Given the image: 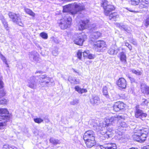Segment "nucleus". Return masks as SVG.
I'll return each instance as SVG.
<instances>
[{
    "label": "nucleus",
    "instance_id": "40",
    "mask_svg": "<svg viewBox=\"0 0 149 149\" xmlns=\"http://www.w3.org/2000/svg\"><path fill=\"white\" fill-rule=\"evenodd\" d=\"M77 55L78 58L81 60V59L82 56V52L80 50H79L77 53Z\"/></svg>",
    "mask_w": 149,
    "mask_h": 149
},
{
    "label": "nucleus",
    "instance_id": "59",
    "mask_svg": "<svg viewBox=\"0 0 149 149\" xmlns=\"http://www.w3.org/2000/svg\"><path fill=\"white\" fill-rule=\"evenodd\" d=\"M40 72H41V71H37L36 72V73H38V72L40 73Z\"/></svg>",
    "mask_w": 149,
    "mask_h": 149
},
{
    "label": "nucleus",
    "instance_id": "47",
    "mask_svg": "<svg viewBox=\"0 0 149 149\" xmlns=\"http://www.w3.org/2000/svg\"><path fill=\"white\" fill-rule=\"evenodd\" d=\"M95 56L93 54H91L89 53L88 58L89 59H93L94 58Z\"/></svg>",
    "mask_w": 149,
    "mask_h": 149
},
{
    "label": "nucleus",
    "instance_id": "44",
    "mask_svg": "<svg viewBox=\"0 0 149 149\" xmlns=\"http://www.w3.org/2000/svg\"><path fill=\"white\" fill-rule=\"evenodd\" d=\"M89 53L90 52L89 50H86L84 51L83 53L84 57H88Z\"/></svg>",
    "mask_w": 149,
    "mask_h": 149
},
{
    "label": "nucleus",
    "instance_id": "31",
    "mask_svg": "<svg viewBox=\"0 0 149 149\" xmlns=\"http://www.w3.org/2000/svg\"><path fill=\"white\" fill-rule=\"evenodd\" d=\"M3 149H17L16 147L11 145L6 144L4 145Z\"/></svg>",
    "mask_w": 149,
    "mask_h": 149
},
{
    "label": "nucleus",
    "instance_id": "61",
    "mask_svg": "<svg viewBox=\"0 0 149 149\" xmlns=\"http://www.w3.org/2000/svg\"><path fill=\"white\" fill-rule=\"evenodd\" d=\"M129 11H131V12H133L132 11H131V10H129Z\"/></svg>",
    "mask_w": 149,
    "mask_h": 149
},
{
    "label": "nucleus",
    "instance_id": "7",
    "mask_svg": "<svg viewBox=\"0 0 149 149\" xmlns=\"http://www.w3.org/2000/svg\"><path fill=\"white\" fill-rule=\"evenodd\" d=\"M95 49L98 52H103L106 48V45L104 41L98 40L95 42L93 45Z\"/></svg>",
    "mask_w": 149,
    "mask_h": 149
},
{
    "label": "nucleus",
    "instance_id": "50",
    "mask_svg": "<svg viewBox=\"0 0 149 149\" xmlns=\"http://www.w3.org/2000/svg\"><path fill=\"white\" fill-rule=\"evenodd\" d=\"M3 82L2 81V77L0 76V88H2L3 87Z\"/></svg>",
    "mask_w": 149,
    "mask_h": 149
},
{
    "label": "nucleus",
    "instance_id": "27",
    "mask_svg": "<svg viewBox=\"0 0 149 149\" xmlns=\"http://www.w3.org/2000/svg\"><path fill=\"white\" fill-rule=\"evenodd\" d=\"M115 132L116 133V136L119 139H121L123 137V130H121L119 129H116V130Z\"/></svg>",
    "mask_w": 149,
    "mask_h": 149
},
{
    "label": "nucleus",
    "instance_id": "28",
    "mask_svg": "<svg viewBox=\"0 0 149 149\" xmlns=\"http://www.w3.org/2000/svg\"><path fill=\"white\" fill-rule=\"evenodd\" d=\"M119 17V16L116 13H113L109 15V18L110 19L116 21Z\"/></svg>",
    "mask_w": 149,
    "mask_h": 149
},
{
    "label": "nucleus",
    "instance_id": "4",
    "mask_svg": "<svg viewBox=\"0 0 149 149\" xmlns=\"http://www.w3.org/2000/svg\"><path fill=\"white\" fill-rule=\"evenodd\" d=\"M102 2V6L104 9L105 14L107 16L111 12L115 10V7L107 0H103Z\"/></svg>",
    "mask_w": 149,
    "mask_h": 149
},
{
    "label": "nucleus",
    "instance_id": "30",
    "mask_svg": "<svg viewBox=\"0 0 149 149\" xmlns=\"http://www.w3.org/2000/svg\"><path fill=\"white\" fill-rule=\"evenodd\" d=\"M68 80L71 83L74 84H77L79 83V79H76L72 77H69Z\"/></svg>",
    "mask_w": 149,
    "mask_h": 149
},
{
    "label": "nucleus",
    "instance_id": "55",
    "mask_svg": "<svg viewBox=\"0 0 149 149\" xmlns=\"http://www.w3.org/2000/svg\"><path fill=\"white\" fill-rule=\"evenodd\" d=\"M142 149H149V145L144 146Z\"/></svg>",
    "mask_w": 149,
    "mask_h": 149
},
{
    "label": "nucleus",
    "instance_id": "42",
    "mask_svg": "<svg viewBox=\"0 0 149 149\" xmlns=\"http://www.w3.org/2000/svg\"><path fill=\"white\" fill-rule=\"evenodd\" d=\"M40 35L42 38L47 39V33L44 32H42L40 33Z\"/></svg>",
    "mask_w": 149,
    "mask_h": 149
},
{
    "label": "nucleus",
    "instance_id": "14",
    "mask_svg": "<svg viewBox=\"0 0 149 149\" xmlns=\"http://www.w3.org/2000/svg\"><path fill=\"white\" fill-rule=\"evenodd\" d=\"M147 116V114L143 113L142 110L137 108L136 109L135 116L136 118H140L143 120V118L146 117Z\"/></svg>",
    "mask_w": 149,
    "mask_h": 149
},
{
    "label": "nucleus",
    "instance_id": "8",
    "mask_svg": "<svg viewBox=\"0 0 149 149\" xmlns=\"http://www.w3.org/2000/svg\"><path fill=\"white\" fill-rule=\"evenodd\" d=\"M86 36L84 34L79 33L74 36L73 40L75 44L79 45H82Z\"/></svg>",
    "mask_w": 149,
    "mask_h": 149
},
{
    "label": "nucleus",
    "instance_id": "11",
    "mask_svg": "<svg viewBox=\"0 0 149 149\" xmlns=\"http://www.w3.org/2000/svg\"><path fill=\"white\" fill-rule=\"evenodd\" d=\"M126 105L121 102H117L115 103L113 106L114 110L118 111L120 110L123 109L125 107Z\"/></svg>",
    "mask_w": 149,
    "mask_h": 149
},
{
    "label": "nucleus",
    "instance_id": "9",
    "mask_svg": "<svg viewBox=\"0 0 149 149\" xmlns=\"http://www.w3.org/2000/svg\"><path fill=\"white\" fill-rule=\"evenodd\" d=\"M95 133L92 130H90L86 131L84 133L83 139L84 140H87L89 139H95Z\"/></svg>",
    "mask_w": 149,
    "mask_h": 149
},
{
    "label": "nucleus",
    "instance_id": "57",
    "mask_svg": "<svg viewBox=\"0 0 149 149\" xmlns=\"http://www.w3.org/2000/svg\"><path fill=\"white\" fill-rule=\"evenodd\" d=\"M125 45L127 47L130 45V44H129V43L127 42L125 43Z\"/></svg>",
    "mask_w": 149,
    "mask_h": 149
},
{
    "label": "nucleus",
    "instance_id": "18",
    "mask_svg": "<svg viewBox=\"0 0 149 149\" xmlns=\"http://www.w3.org/2000/svg\"><path fill=\"white\" fill-rule=\"evenodd\" d=\"M116 26L121 29L125 30L128 33H129L130 31V27L122 23H117Z\"/></svg>",
    "mask_w": 149,
    "mask_h": 149
},
{
    "label": "nucleus",
    "instance_id": "19",
    "mask_svg": "<svg viewBox=\"0 0 149 149\" xmlns=\"http://www.w3.org/2000/svg\"><path fill=\"white\" fill-rule=\"evenodd\" d=\"M87 147L88 148H91L95 144V139H89V140H84Z\"/></svg>",
    "mask_w": 149,
    "mask_h": 149
},
{
    "label": "nucleus",
    "instance_id": "34",
    "mask_svg": "<svg viewBox=\"0 0 149 149\" xmlns=\"http://www.w3.org/2000/svg\"><path fill=\"white\" fill-rule=\"evenodd\" d=\"M131 71L137 75H141L142 73V70H136L134 69H132Z\"/></svg>",
    "mask_w": 149,
    "mask_h": 149
},
{
    "label": "nucleus",
    "instance_id": "56",
    "mask_svg": "<svg viewBox=\"0 0 149 149\" xmlns=\"http://www.w3.org/2000/svg\"><path fill=\"white\" fill-rule=\"evenodd\" d=\"M130 50H131L132 49V47L131 45H130L127 47Z\"/></svg>",
    "mask_w": 149,
    "mask_h": 149
},
{
    "label": "nucleus",
    "instance_id": "39",
    "mask_svg": "<svg viewBox=\"0 0 149 149\" xmlns=\"http://www.w3.org/2000/svg\"><path fill=\"white\" fill-rule=\"evenodd\" d=\"M79 102V100L77 99H75L70 102V104L73 105H77Z\"/></svg>",
    "mask_w": 149,
    "mask_h": 149
},
{
    "label": "nucleus",
    "instance_id": "24",
    "mask_svg": "<svg viewBox=\"0 0 149 149\" xmlns=\"http://www.w3.org/2000/svg\"><path fill=\"white\" fill-rule=\"evenodd\" d=\"M123 118V116L116 115L115 116L111 117L109 119V123H112L113 121L116 120L118 121V120Z\"/></svg>",
    "mask_w": 149,
    "mask_h": 149
},
{
    "label": "nucleus",
    "instance_id": "32",
    "mask_svg": "<svg viewBox=\"0 0 149 149\" xmlns=\"http://www.w3.org/2000/svg\"><path fill=\"white\" fill-rule=\"evenodd\" d=\"M50 143H52L54 145H57L60 143L58 139H54L53 138H51L49 139Z\"/></svg>",
    "mask_w": 149,
    "mask_h": 149
},
{
    "label": "nucleus",
    "instance_id": "26",
    "mask_svg": "<svg viewBox=\"0 0 149 149\" xmlns=\"http://www.w3.org/2000/svg\"><path fill=\"white\" fill-rule=\"evenodd\" d=\"M128 125L127 123L125 122L119 123L118 124V129L121 130H124V128L127 127L128 126Z\"/></svg>",
    "mask_w": 149,
    "mask_h": 149
},
{
    "label": "nucleus",
    "instance_id": "48",
    "mask_svg": "<svg viewBox=\"0 0 149 149\" xmlns=\"http://www.w3.org/2000/svg\"><path fill=\"white\" fill-rule=\"evenodd\" d=\"M145 26L147 27L149 25V17H148L145 21Z\"/></svg>",
    "mask_w": 149,
    "mask_h": 149
},
{
    "label": "nucleus",
    "instance_id": "46",
    "mask_svg": "<svg viewBox=\"0 0 149 149\" xmlns=\"http://www.w3.org/2000/svg\"><path fill=\"white\" fill-rule=\"evenodd\" d=\"M143 100H144V101L142 103V104L143 105H146L147 106L148 104L149 103V102L148 100L145 99H143Z\"/></svg>",
    "mask_w": 149,
    "mask_h": 149
},
{
    "label": "nucleus",
    "instance_id": "25",
    "mask_svg": "<svg viewBox=\"0 0 149 149\" xmlns=\"http://www.w3.org/2000/svg\"><path fill=\"white\" fill-rule=\"evenodd\" d=\"M142 3L139 5L140 8H147L149 6V0H142Z\"/></svg>",
    "mask_w": 149,
    "mask_h": 149
},
{
    "label": "nucleus",
    "instance_id": "2",
    "mask_svg": "<svg viewBox=\"0 0 149 149\" xmlns=\"http://www.w3.org/2000/svg\"><path fill=\"white\" fill-rule=\"evenodd\" d=\"M148 131L149 129L148 127H140L138 132H135L132 135L133 138L134 140L138 142L144 141L146 140Z\"/></svg>",
    "mask_w": 149,
    "mask_h": 149
},
{
    "label": "nucleus",
    "instance_id": "43",
    "mask_svg": "<svg viewBox=\"0 0 149 149\" xmlns=\"http://www.w3.org/2000/svg\"><path fill=\"white\" fill-rule=\"evenodd\" d=\"M2 23L3 24V25L5 29L6 30H8L9 29V28L8 27V24L6 21V20H5V21L2 22Z\"/></svg>",
    "mask_w": 149,
    "mask_h": 149
},
{
    "label": "nucleus",
    "instance_id": "13",
    "mask_svg": "<svg viewBox=\"0 0 149 149\" xmlns=\"http://www.w3.org/2000/svg\"><path fill=\"white\" fill-rule=\"evenodd\" d=\"M29 56L30 59L32 61L37 62L39 61V54L37 52L33 51L30 52Z\"/></svg>",
    "mask_w": 149,
    "mask_h": 149
},
{
    "label": "nucleus",
    "instance_id": "53",
    "mask_svg": "<svg viewBox=\"0 0 149 149\" xmlns=\"http://www.w3.org/2000/svg\"><path fill=\"white\" fill-rule=\"evenodd\" d=\"M129 78L130 79V81H131L132 83L134 82L135 79L134 78L131 77H129Z\"/></svg>",
    "mask_w": 149,
    "mask_h": 149
},
{
    "label": "nucleus",
    "instance_id": "29",
    "mask_svg": "<svg viewBox=\"0 0 149 149\" xmlns=\"http://www.w3.org/2000/svg\"><path fill=\"white\" fill-rule=\"evenodd\" d=\"M75 90L79 93L82 94L87 92V90L86 89L81 88L79 86H76L74 87Z\"/></svg>",
    "mask_w": 149,
    "mask_h": 149
},
{
    "label": "nucleus",
    "instance_id": "38",
    "mask_svg": "<svg viewBox=\"0 0 149 149\" xmlns=\"http://www.w3.org/2000/svg\"><path fill=\"white\" fill-rule=\"evenodd\" d=\"M109 137V136L107 134H105L104 135H102L100 136V139L102 140H105L106 138L108 139Z\"/></svg>",
    "mask_w": 149,
    "mask_h": 149
},
{
    "label": "nucleus",
    "instance_id": "51",
    "mask_svg": "<svg viewBox=\"0 0 149 149\" xmlns=\"http://www.w3.org/2000/svg\"><path fill=\"white\" fill-rule=\"evenodd\" d=\"M52 54L54 56H56L58 55V52L57 50H55L52 51Z\"/></svg>",
    "mask_w": 149,
    "mask_h": 149
},
{
    "label": "nucleus",
    "instance_id": "16",
    "mask_svg": "<svg viewBox=\"0 0 149 149\" xmlns=\"http://www.w3.org/2000/svg\"><path fill=\"white\" fill-rule=\"evenodd\" d=\"M100 148L101 149H116L117 147L115 144L111 143L100 146Z\"/></svg>",
    "mask_w": 149,
    "mask_h": 149
},
{
    "label": "nucleus",
    "instance_id": "58",
    "mask_svg": "<svg viewBox=\"0 0 149 149\" xmlns=\"http://www.w3.org/2000/svg\"><path fill=\"white\" fill-rule=\"evenodd\" d=\"M73 71H74V72H76V73H78V72H77V71H76L74 69H73Z\"/></svg>",
    "mask_w": 149,
    "mask_h": 149
},
{
    "label": "nucleus",
    "instance_id": "52",
    "mask_svg": "<svg viewBox=\"0 0 149 149\" xmlns=\"http://www.w3.org/2000/svg\"><path fill=\"white\" fill-rule=\"evenodd\" d=\"M0 19L1 20L2 22L6 20L4 19V17L2 15H0Z\"/></svg>",
    "mask_w": 149,
    "mask_h": 149
},
{
    "label": "nucleus",
    "instance_id": "17",
    "mask_svg": "<svg viewBox=\"0 0 149 149\" xmlns=\"http://www.w3.org/2000/svg\"><path fill=\"white\" fill-rule=\"evenodd\" d=\"M119 49L118 48L116 45L112 46L111 47L108 51V53L111 55L116 54L119 51Z\"/></svg>",
    "mask_w": 149,
    "mask_h": 149
},
{
    "label": "nucleus",
    "instance_id": "20",
    "mask_svg": "<svg viewBox=\"0 0 149 149\" xmlns=\"http://www.w3.org/2000/svg\"><path fill=\"white\" fill-rule=\"evenodd\" d=\"M101 35V33L98 31L93 33L90 36L91 40L92 41H94L95 40L100 37Z\"/></svg>",
    "mask_w": 149,
    "mask_h": 149
},
{
    "label": "nucleus",
    "instance_id": "22",
    "mask_svg": "<svg viewBox=\"0 0 149 149\" xmlns=\"http://www.w3.org/2000/svg\"><path fill=\"white\" fill-rule=\"evenodd\" d=\"M141 91L144 94H149V87L145 84H142L141 87Z\"/></svg>",
    "mask_w": 149,
    "mask_h": 149
},
{
    "label": "nucleus",
    "instance_id": "33",
    "mask_svg": "<svg viewBox=\"0 0 149 149\" xmlns=\"http://www.w3.org/2000/svg\"><path fill=\"white\" fill-rule=\"evenodd\" d=\"M102 92L103 95H105L106 97H109L108 93V88L106 86H104L102 89Z\"/></svg>",
    "mask_w": 149,
    "mask_h": 149
},
{
    "label": "nucleus",
    "instance_id": "49",
    "mask_svg": "<svg viewBox=\"0 0 149 149\" xmlns=\"http://www.w3.org/2000/svg\"><path fill=\"white\" fill-rule=\"evenodd\" d=\"M7 102L6 100L4 99L0 100V105L4 104L6 103Z\"/></svg>",
    "mask_w": 149,
    "mask_h": 149
},
{
    "label": "nucleus",
    "instance_id": "15",
    "mask_svg": "<svg viewBox=\"0 0 149 149\" xmlns=\"http://www.w3.org/2000/svg\"><path fill=\"white\" fill-rule=\"evenodd\" d=\"M117 84L118 87L122 88H125L127 85L126 81L123 78H120L117 82Z\"/></svg>",
    "mask_w": 149,
    "mask_h": 149
},
{
    "label": "nucleus",
    "instance_id": "1",
    "mask_svg": "<svg viewBox=\"0 0 149 149\" xmlns=\"http://www.w3.org/2000/svg\"><path fill=\"white\" fill-rule=\"evenodd\" d=\"M85 6L82 4L75 2L63 7L62 18L58 22L61 29H65L70 26L72 19L69 15H74L79 11L84 10Z\"/></svg>",
    "mask_w": 149,
    "mask_h": 149
},
{
    "label": "nucleus",
    "instance_id": "60",
    "mask_svg": "<svg viewBox=\"0 0 149 149\" xmlns=\"http://www.w3.org/2000/svg\"><path fill=\"white\" fill-rule=\"evenodd\" d=\"M134 45H135V44H136V43L135 42V43H134Z\"/></svg>",
    "mask_w": 149,
    "mask_h": 149
},
{
    "label": "nucleus",
    "instance_id": "36",
    "mask_svg": "<svg viewBox=\"0 0 149 149\" xmlns=\"http://www.w3.org/2000/svg\"><path fill=\"white\" fill-rule=\"evenodd\" d=\"M0 58L1 60L3 61V62L5 63L6 65V66L8 67V65L7 63L6 58L1 53V52H0Z\"/></svg>",
    "mask_w": 149,
    "mask_h": 149
},
{
    "label": "nucleus",
    "instance_id": "5",
    "mask_svg": "<svg viewBox=\"0 0 149 149\" xmlns=\"http://www.w3.org/2000/svg\"><path fill=\"white\" fill-rule=\"evenodd\" d=\"M39 81L40 85L43 87H46L49 86V82H53V79L50 78L46 75H41L39 78Z\"/></svg>",
    "mask_w": 149,
    "mask_h": 149
},
{
    "label": "nucleus",
    "instance_id": "45",
    "mask_svg": "<svg viewBox=\"0 0 149 149\" xmlns=\"http://www.w3.org/2000/svg\"><path fill=\"white\" fill-rule=\"evenodd\" d=\"M5 92L3 90H0V98L5 96Z\"/></svg>",
    "mask_w": 149,
    "mask_h": 149
},
{
    "label": "nucleus",
    "instance_id": "23",
    "mask_svg": "<svg viewBox=\"0 0 149 149\" xmlns=\"http://www.w3.org/2000/svg\"><path fill=\"white\" fill-rule=\"evenodd\" d=\"M120 58L121 61L124 64L127 63L126 56L124 52H122L119 54Z\"/></svg>",
    "mask_w": 149,
    "mask_h": 149
},
{
    "label": "nucleus",
    "instance_id": "21",
    "mask_svg": "<svg viewBox=\"0 0 149 149\" xmlns=\"http://www.w3.org/2000/svg\"><path fill=\"white\" fill-rule=\"evenodd\" d=\"M90 102L93 104H97L100 102V98L97 96L93 95L90 99Z\"/></svg>",
    "mask_w": 149,
    "mask_h": 149
},
{
    "label": "nucleus",
    "instance_id": "6",
    "mask_svg": "<svg viewBox=\"0 0 149 149\" xmlns=\"http://www.w3.org/2000/svg\"><path fill=\"white\" fill-rule=\"evenodd\" d=\"M8 14L9 17L14 22L19 26H23V22L22 21L20 16L19 14H17L11 12L9 13Z\"/></svg>",
    "mask_w": 149,
    "mask_h": 149
},
{
    "label": "nucleus",
    "instance_id": "37",
    "mask_svg": "<svg viewBox=\"0 0 149 149\" xmlns=\"http://www.w3.org/2000/svg\"><path fill=\"white\" fill-rule=\"evenodd\" d=\"M140 0H131V4L133 5L136 6L139 4Z\"/></svg>",
    "mask_w": 149,
    "mask_h": 149
},
{
    "label": "nucleus",
    "instance_id": "35",
    "mask_svg": "<svg viewBox=\"0 0 149 149\" xmlns=\"http://www.w3.org/2000/svg\"><path fill=\"white\" fill-rule=\"evenodd\" d=\"M25 12L28 14L33 16L34 17L35 16V13H33L32 10L28 8H26L25 9Z\"/></svg>",
    "mask_w": 149,
    "mask_h": 149
},
{
    "label": "nucleus",
    "instance_id": "3",
    "mask_svg": "<svg viewBox=\"0 0 149 149\" xmlns=\"http://www.w3.org/2000/svg\"><path fill=\"white\" fill-rule=\"evenodd\" d=\"M0 129L6 125V123L10 118L8 111L7 109L0 108Z\"/></svg>",
    "mask_w": 149,
    "mask_h": 149
},
{
    "label": "nucleus",
    "instance_id": "12",
    "mask_svg": "<svg viewBox=\"0 0 149 149\" xmlns=\"http://www.w3.org/2000/svg\"><path fill=\"white\" fill-rule=\"evenodd\" d=\"M89 20L88 19L81 20V22H80L79 29L80 30H82L89 27Z\"/></svg>",
    "mask_w": 149,
    "mask_h": 149
},
{
    "label": "nucleus",
    "instance_id": "10",
    "mask_svg": "<svg viewBox=\"0 0 149 149\" xmlns=\"http://www.w3.org/2000/svg\"><path fill=\"white\" fill-rule=\"evenodd\" d=\"M36 76L31 77L28 80L27 86L31 88L35 89L36 87Z\"/></svg>",
    "mask_w": 149,
    "mask_h": 149
},
{
    "label": "nucleus",
    "instance_id": "41",
    "mask_svg": "<svg viewBox=\"0 0 149 149\" xmlns=\"http://www.w3.org/2000/svg\"><path fill=\"white\" fill-rule=\"evenodd\" d=\"M34 121L36 123H40L43 121V120L41 118H36L34 119Z\"/></svg>",
    "mask_w": 149,
    "mask_h": 149
},
{
    "label": "nucleus",
    "instance_id": "54",
    "mask_svg": "<svg viewBox=\"0 0 149 149\" xmlns=\"http://www.w3.org/2000/svg\"><path fill=\"white\" fill-rule=\"evenodd\" d=\"M96 27V24H93L92 25H91L90 27L91 28V29H92V28L94 29Z\"/></svg>",
    "mask_w": 149,
    "mask_h": 149
}]
</instances>
